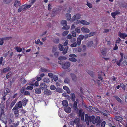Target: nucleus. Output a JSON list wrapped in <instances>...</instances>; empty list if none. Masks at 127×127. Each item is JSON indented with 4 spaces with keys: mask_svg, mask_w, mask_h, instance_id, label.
<instances>
[{
    "mask_svg": "<svg viewBox=\"0 0 127 127\" xmlns=\"http://www.w3.org/2000/svg\"><path fill=\"white\" fill-rule=\"evenodd\" d=\"M100 72L101 74H98V78L99 79L102 80V76L103 75L104 76H105V74L104 72H103L102 71H100Z\"/></svg>",
    "mask_w": 127,
    "mask_h": 127,
    "instance_id": "15",
    "label": "nucleus"
},
{
    "mask_svg": "<svg viewBox=\"0 0 127 127\" xmlns=\"http://www.w3.org/2000/svg\"><path fill=\"white\" fill-rule=\"evenodd\" d=\"M73 123L76 124V125H79L80 123V120L78 118H76L73 122Z\"/></svg>",
    "mask_w": 127,
    "mask_h": 127,
    "instance_id": "32",
    "label": "nucleus"
},
{
    "mask_svg": "<svg viewBox=\"0 0 127 127\" xmlns=\"http://www.w3.org/2000/svg\"><path fill=\"white\" fill-rule=\"evenodd\" d=\"M63 91V90L59 88H57L56 89V91L58 92L62 93Z\"/></svg>",
    "mask_w": 127,
    "mask_h": 127,
    "instance_id": "44",
    "label": "nucleus"
},
{
    "mask_svg": "<svg viewBox=\"0 0 127 127\" xmlns=\"http://www.w3.org/2000/svg\"><path fill=\"white\" fill-rule=\"evenodd\" d=\"M64 110L67 113H70L71 111V108L68 106H66L64 108Z\"/></svg>",
    "mask_w": 127,
    "mask_h": 127,
    "instance_id": "11",
    "label": "nucleus"
},
{
    "mask_svg": "<svg viewBox=\"0 0 127 127\" xmlns=\"http://www.w3.org/2000/svg\"><path fill=\"white\" fill-rule=\"evenodd\" d=\"M66 57L64 56H60L58 59L60 61H58V63L62 66V68L66 70L68 69L67 71L69 72L71 70L70 68H68L70 67V63L68 62H65L64 61L66 59Z\"/></svg>",
    "mask_w": 127,
    "mask_h": 127,
    "instance_id": "1",
    "label": "nucleus"
},
{
    "mask_svg": "<svg viewBox=\"0 0 127 127\" xmlns=\"http://www.w3.org/2000/svg\"><path fill=\"white\" fill-rule=\"evenodd\" d=\"M120 85L121 87L123 89L125 90L126 88L125 85L123 83H120Z\"/></svg>",
    "mask_w": 127,
    "mask_h": 127,
    "instance_id": "42",
    "label": "nucleus"
},
{
    "mask_svg": "<svg viewBox=\"0 0 127 127\" xmlns=\"http://www.w3.org/2000/svg\"><path fill=\"white\" fill-rule=\"evenodd\" d=\"M95 119V117L94 115H92L90 117V122H92L93 123V122L94 121Z\"/></svg>",
    "mask_w": 127,
    "mask_h": 127,
    "instance_id": "33",
    "label": "nucleus"
},
{
    "mask_svg": "<svg viewBox=\"0 0 127 127\" xmlns=\"http://www.w3.org/2000/svg\"><path fill=\"white\" fill-rule=\"evenodd\" d=\"M115 98L119 103L122 104L123 101L122 100L120 99L118 96H115Z\"/></svg>",
    "mask_w": 127,
    "mask_h": 127,
    "instance_id": "29",
    "label": "nucleus"
},
{
    "mask_svg": "<svg viewBox=\"0 0 127 127\" xmlns=\"http://www.w3.org/2000/svg\"><path fill=\"white\" fill-rule=\"evenodd\" d=\"M17 99L16 98L15 100H13L11 102L10 106L9 107L11 108L16 103L17 101Z\"/></svg>",
    "mask_w": 127,
    "mask_h": 127,
    "instance_id": "13",
    "label": "nucleus"
},
{
    "mask_svg": "<svg viewBox=\"0 0 127 127\" xmlns=\"http://www.w3.org/2000/svg\"><path fill=\"white\" fill-rule=\"evenodd\" d=\"M24 95H30V93L28 91H26L24 93Z\"/></svg>",
    "mask_w": 127,
    "mask_h": 127,
    "instance_id": "61",
    "label": "nucleus"
},
{
    "mask_svg": "<svg viewBox=\"0 0 127 127\" xmlns=\"http://www.w3.org/2000/svg\"><path fill=\"white\" fill-rule=\"evenodd\" d=\"M13 0H4L3 1L4 3L8 4L11 2Z\"/></svg>",
    "mask_w": 127,
    "mask_h": 127,
    "instance_id": "50",
    "label": "nucleus"
},
{
    "mask_svg": "<svg viewBox=\"0 0 127 127\" xmlns=\"http://www.w3.org/2000/svg\"><path fill=\"white\" fill-rule=\"evenodd\" d=\"M65 26H64L63 28H62V29H64L65 30H67L70 27L68 26H67V25H65Z\"/></svg>",
    "mask_w": 127,
    "mask_h": 127,
    "instance_id": "51",
    "label": "nucleus"
},
{
    "mask_svg": "<svg viewBox=\"0 0 127 127\" xmlns=\"http://www.w3.org/2000/svg\"><path fill=\"white\" fill-rule=\"evenodd\" d=\"M64 82L65 83H69L70 82V80L67 78H65L64 80Z\"/></svg>",
    "mask_w": 127,
    "mask_h": 127,
    "instance_id": "58",
    "label": "nucleus"
},
{
    "mask_svg": "<svg viewBox=\"0 0 127 127\" xmlns=\"http://www.w3.org/2000/svg\"><path fill=\"white\" fill-rule=\"evenodd\" d=\"M81 31L85 33H88L89 32L90 30L89 29L85 27H83L81 28Z\"/></svg>",
    "mask_w": 127,
    "mask_h": 127,
    "instance_id": "6",
    "label": "nucleus"
},
{
    "mask_svg": "<svg viewBox=\"0 0 127 127\" xmlns=\"http://www.w3.org/2000/svg\"><path fill=\"white\" fill-rule=\"evenodd\" d=\"M68 49V46H66L64 49H63V51L62 52V53L63 55H65L67 53Z\"/></svg>",
    "mask_w": 127,
    "mask_h": 127,
    "instance_id": "26",
    "label": "nucleus"
},
{
    "mask_svg": "<svg viewBox=\"0 0 127 127\" xmlns=\"http://www.w3.org/2000/svg\"><path fill=\"white\" fill-rule=\"evenodd\" d=\"M1 103H3V102H4V101L6 99V97L5 96H3L1 98Z\"/></svg>",
    "mask_w": 127,
    "mask_h": 127,
    "instance_id": "62",
    "label": "nucleus"
},
{
    "mask_svg": "<svg viewBox=\"0 0 127 127\" xmlns=\"http://www.w3.org/2000/svg\"><path fill=\"white\" fill-rule=\"evenodd\" d=\"M42 90H44L46 89L47 88V86L45 83H41L39 86Z\"/></svg>",
    "mask_w": 127,
    "mask_h": 127,
    "instance_id": "9",
    "label": "nucleus"
},
{
    "mask_svg": "<svg viewBox=\"0 0 127 127\" xmlns=\"http://www.w3.org/2000/svg\"><path fill=\"white\" fill-rule=\"evenodd\" d=\"M63 88L64 89L67 91V93L69 94L70 93V91L68 87L65 86H63Z\"/></svg>",
    "mask_w": 127,
    "mask_h": 127,
    "instance_id": "18",
    "label": "nucleus"
},
{
    "mask_svg": "<svg viewBox=\"0 0 127 127\" xmlns=\"http://www.w3.org/2000/svg\"><path fill=\"white\" fill-rule=\"evenodd\" d=\"M106 49L105 48H102L101 49V52L102 54L104 56L106 53Z\"/></svg>",
    "mask_w": 127,
    "mask_h": 127,
    "instance_id": "23",
    "label": "nucleus"
},
{
    "mask_svg": "<svg viewBox=\"0 0 127 127\" xmlns=\"http://www.w3.org/2000/svg\"><path fill=\"white\" fill-rule=\"evenodd\" d=\"M61 24L63 26L66 25L67 24V21L66 20H62L61 22Z\"/></svg>",
    "mask_w": 127,
    "mask_h": 127,
    "instance_id": "39",
    "label": "nucleus"
},
{
    "mask_svg": "<svg viewBox=\"0 0 127 127\" xmlns=\"http://www.w3.org/2000/svg\"><path fill=\"white\" fill-rule=\"evenodd\" d=\"M93 44V42L92 41H89L87 43V45L88 47H91Z\"/></svg>",
    "mask_w": 127,
    "mask_h": 127,
    "instance_id": "35",
    "label": "nucleus"
},
{
    "mask_svg": "<svg viewBox=\"0 0 127 127\" xmlns=\"http://www.w3.org/2000/svg\"><path fill=\"white\" fill-rule=\"evenodd\" d=\"M77 103L76 101H74L73 103V108L75 110H76L77 108Z\"/></svg>",
    "mask_w": 127,
    "mask_h": 127,
    "instance_id": "37",
    "label": "nucleus"
},
{
    "mask_svg": "<svg viewBox=\"0 0 127 127\" xmlns=\"http://www.w3.org/2000/svg\"><path fill=\"white\" fill-rule=\"evenodd\" d=\"M114 119L120 123H122L123 121V119L119 116H115L114 118Z\"/></svg>",
    "mask_w": 127,
    "mask_h": 127,
    "instance_id": "5",
    "label": "nucleus"
},
{
    "mask_svg": "<svg viewBox=\"0 0 127 127\" xmlns=\"http://www.w3.org/2000/svg\"><path fill=\"white\" fill-rule=\"evenodd\" d=\"M12 72L11 71L9 72L8 73H7L6 76V78L7 79H8L9 78H10L12 75Z\"/></svg>",
    "mask_w": 127,
    "mask_h": 127,
    "instance_id": "27",
    "label": "nucleus"
},
{
    "mask_svg": "<svg viewBox=\"0 0 127 127\" xmlns=\"http://www.w3.org/2000/svg\"><path fill=\"white\" fill-rule=\"evenodd\" d=\"M106 124L105 122L103 121L101 123V127H104Z\"/></svg>",
    "mask_w": 127,
    "mask_h": 127,
    "instance_id": "64",
    "label": "nucleus"
},
{
    "mask_svg": "<svg viewBox=\"0 0 127 127\" xmlns=\"http://www.w3.org/2000/svg\"><path fill=\"white\" fill-rule=\"evenodd\" d=\"M90 116H88L87 114H86L85 115V120L87 122H89L90 121Z\"/></svg>",
    "mask_w": 127,
    "mask_h": 127,
    "instance_id": "30",
    "label": "nucleus"
},
{
    "mask_svg": "<svg viewBox=\"0 0 127 127\" xmlns=\"http://www.w3.org/2000/svg\"><path fill=\"white\" fill-rule=\"evenodd\" d=\"M5 107L4 104L3 103L0 106V112L4 113V110Z\"/></svg>",
    "mask_w": 127,
    "mask_h": 127,
    "instance_id": "14",
    "label": "nucleus"
},
{
    "mask_svg": "<svg viewBox=\"0 0 127 127\" xmlns=\"http://www.w3.org/2000/svg\"><path fill=\"white\" fill-rule=\"evenodd\" d=\"M25 90V88L24 87H23L20 90V92L22 94L24 93Z\"/></svg>",
    "mask_w": 127,
    "mask_h": 127,
    "instance_id": "49",
    "label": "nucleus"
},
{
    "mask_svg": "<svg viewBox=\"0 0 127 127\" xmlns=\"http://www.w3.org/2000/svg\"><path fill=\"white\" fill-rule=\"evenodd\" d=\"M102 113L104 116H107L108 115V111L105 110H103L102 112Z\"/></svg>",
    "mask_w": 127,
    "mask_h": 127,
    "instance_id": "31",
    "label": "nucleus"
},
{
    "mask_svg": "<svg viewBox=\"0 0 127 127\" xmlns=\"http://www.w3.org/2000/svg\"><path fill=\"white\" fill-rule=\"evenodd\" d=\"M86 71L92 77H93L94 75V73L93 72L88 69Z\"/></svg>",
    "mask_w": 127,
    "mask_h": 127,
    "instance_id": "17",
    "label": "nucleus"
},
{
    "mask_svg": "<svg viewBox=\"0 0 127 127\" xmlns=\"http://www.w3.org/2000/svg\"><path fill=\"white\" fill-rule=\"evenodd\" d=\"M21 5V3L18 0H16L15 2L14 5L16 7H19Z\"/></svg>",
    "mask_w": 127,
    "mask_h": 127,
    "instance_id": "10",
    "label": "nucleus"
},
{
    "mask_svg": "<svg viewBox=\"0 0 127 127\" xmlns=\"http://www.w3.org/2000/svg\"><path fill=\"white\" fill-rule=\"evenodd\" d=\"M81 40L77 38V43L78 45H80L81 43Z\"/></svg>",
    "mask_w": 127,
    "mask_h": 127,
    "instance_id": "55",
    "label": "nucleus"
},
{
    "mask_svg": "<svg viewBox=\"0 0 127 127\" xmlns=\"http://www.w3.org/2000/svg\"><path fill=\"white\" fill-rule=\"evenodd\" d=\"M33 87L31 86H28L26 88V89L27 90H32L33 89Z\"/></svg>",
    "mask_w": 127,
    "mask_h": 127,
    "instance_id": "53",
    "label": "nucleus"
},
{
    "mask_svg": "<svg viewBox=\"0 0 127 127\" xmlns=\"http://www.w3.org/2000/svg\"><path fill=\"white\" fill-rule=\"evenodd\" d=\"M63 105L64 106H67L68 105L67 101L66 100H63L62 102Z\"/></svg>",
    "mask_w": 127,
    "mask_h": 127,
    "instance_id": "28",
    "label": "nucleus"
},
{
    "mask_svg": "<svg viewBox=\"0 0 127 127\" xmlns=\"http://www.w3.org/2000/svg\"><path fill=\"white\" fill-rule=\"evenodd\" d=\"M19 123V121H17L16 123H13L12 125L14 127H17L18 126Z\"/></svg>",
    "mask_w": 127,
    "mask_h": 127,
    "instance_id": "48",
    "label": "nucleus"
},
{
    "mask_svg": "<svg viewBox=\"0 0 127 127\" xmlns=\"http://www.w3.org/2000/svg\"><path fill=\"white\" fill-rule=\"evenodd\" d=\"M84 38V36L82 34L80 35L77 38L82 40H83Z\"/></svg>",
    "mask_w": 127,
    "mask_h": 127,
    "instance_id": "52",
    "label": "nucleus"
},
{
    "mask_svg": "<svg viewBox=\"0 0 127 127\" xmlns=\"http://www.w3.org/2000/svg\"><path fill=\"white\" fill-rule=\"evenodd\" d=\"M58 76L56 75H54L53 77V79L55 81H56L58 79Z\"/></svg>",
    "mask_w": 127,
    "mask_h": 127,
    "instance_id": "59",
    "label": "nucleus"
},
{
    "mask_svg": "<svg viewBox=\"0 0 127 127\" xmlns=\"http://www.w3.org/2000/svg\"><path fill=\"white\" fill-rule=\"evenodd\" d=\"M72 35L70 34H69L66 37V38L68 39H71L72 37Z\"/></svg>",
    "mask_w": 127,
    "mask_h": 127,
    "instance_id": "63",
    "label": "nucleus"
},
{
    "mask_svg": "<svg viewBox=\"0 0 127 127\" xmlns=\"http://www.w3.org/2000/svg\"><path fill=\"white\" fill-rule=\"evenodd\" d=\"M44 94L45 95H49L51 94V93L50 90H45L44 92Z\"/></svg>",
    "mask_w": 127,
    "mask_h": 127,
    "instance_id": "22",
    "label": "nucleus"
},
{
    "mask_svg": "<svg viewBox=\"0 0 127 127\" xmlns=\"http://www.w3.org/2000/svg\"><path fill=\"white\" fill-rule=\"evenodd\" d=\"M4 43V40L2 38H0V45H2Z\"/></svg>",
    "mask_w": 127,
    "mask_h": 127,
    "instance_id": "60",
    "label": "nucleus"
},
{
    "mask_svg": "<svg viewBox=\"0 0 127 127\" xmlns=\"http://www.w3.org/2000/svg\"><path fill=\"white\" fill-rule=\"evenodd\" d=\"M83 110L82 108H80L79 111V117L81 118V120L82 121H83L84 119V116L85 113L84 112H83Z\"/></svg>",
    "mask_w": 127,
    "mask_h": 127,
    "instance_id": "4",
    "label": "nucleus"
},
{
    "mask_svg": "<svg viewBox=\"0 0 127 127\" xmlns=\"http://www.w3.org/2000/svg\"><path fill=\"white\" fill-rule=\"evenodd\" d=\"M70 57H72L73 56H70ZM74 57H72L71 58H70L69 59V60L72 62H76L77 60V59L75 58V57H76L77 56H73Z\"/></svg>",
    "mask_w": 127,
    "mask_h": 127,
    "instance_id": "19",
    "label": "nucleus"
},
{
    "mask_svg": "<svg viewBox=\"0 0 127 127\" xmlns=\"http://www.w3.org/2000/svg\"><path fill=\"white\" fill-rule=\"evenodd\" d=\"M59 48L60 51H62L64 49L63 46L61 44H59Z\"/></svg>",
    "mask_w": 127,
    "mask_h": 127,
    "instance_id": "38",
    "label": "nucleus"
},
{
    "mask_svg": "<svg viewBox=\"0 0 127 127\" xmlns=\"http://www.w3.org/2000/svg\"><path fill=\"white\" fill-rule=\"evenodd\" d=\"M28 101V99L25 98L22 100L21 101H19L17 103L16 105L18 106V107L19 108H21L22 107V106L25 107Z\"/></svg>",
    "mask_w": 127,
    "mask_h": 127,
    "instance_id": "2",
    "label": "nucleus"
},
{
    "mask_svg": "<svg viewBox=\"0 0 127 127\" xmlns=\"http://www.w3.org/2000/svg\"><path fill=\"white\" fill-rule=\"evenodd\" d=\"M95 32H92L89 33L88 34L89 37H91L92 36H93L95 35Z\"/></svg>",
    "mask_w": 127,
    "mask_h": 127,
    "instance_id": "54",
    "label": "nucleus"
},
{
    "mask_svg": "<svg viewBox=\"0 0 127 127\" xmlns=\"http://www.w3.org/2000/svg\"><path fill=\"white\" fill-rule=\"evenodd\" d=\"M25 6L23 5L21 6L19 8L18 11L19 12H21L22 10L24 11L26 10Z\"/></svg>",
    "mask_w": 127,
    "mask_h": 127,
    "instance_id": "20",
    "label": "nucleus"
},
{
    "mask_svg": "<svg viewBox=\"0 0 127 127\" xmlns=\"http://www.w3.org/2000/svg\"><path fill=\"white\" fill-rule=\"evenodd\" d=\"M53 42L56 44L59 43V39L58 38H56L54 39L53 40Z\"/></svg>",
    "mask_w": 127,
    "mask_h": 127,
    "instance_id": "40",
    "label": "nucleus"
},
{
    "mask_svg": "<svg viewBox=\"0 0 127 127\" xmlns=\"http://www.w3.org/2000/svg\"><path fill=\"white\" fill-rule=\"evenodd\" d=\"M35 92L36 94H39L41 93V89L40 88H37L35 90Z\"/></svg>",
    "mask_w": 127,
    "mask_h": 127,
    "instance_id": "24",
    "label": "nucleus"
},
{
    "mask_svg": "<svg viewBox=\"0 0 127 127\" xmlns=\"http://www.w3.org/2000/svg\"><path fill=\"white\" fill-rule=\"evenodd\" d=\"M43 80L44 82L46 83H49L50 82V80L47 77L44 78Z\"/></svg>",
    "mask_w": 127,
    "mask_h": 127,
    "instance_id": "36",
    "label": "nucleus"
},
{
    "mask_svg": "<svg viewBox=\"0 0 127 127\" xmlns=\"http://www.w3.org/2000/svg\"><path fill=\"white\" fill-rule=\"evenodd\" d=\"M127 65V62L126 61H124L122 64L121 66L122 67H124Z\"/></svg>",
    "mask_w": 127,
    "mask_h": 127,
    "instance_id": "47",
    "label": "nucleus"
},
{
    "mask_svg": "<svg viewBox=\"0 0 127 127\" xmlns=\"http://www.w3.org/2000/svg\"><path fill=\"white\" fill-rule=\"evenodd\" d=\"M71 76L72 78V80L74 82L77 81V77L76 75L73 73L71 74Z\"/></svg>",
    "mask_w": 127,
    "mask_h": 127,
    "instance_id": "16",
    "label": "nucleus"
},
{
    "mask_svg": "<svg viewBox=\"0 0 127 127\" xmlns=\"http://www.w3.org/2000/svg\"><path fill=\"white\" fill-rule=\"evenodd\" d=\"M117 14V12H112L111 13V16H112L114 18H115V16Z\"/></svg>",
    "mask_w": 127,
    "mask_h": 127,
    "instance_id": "43",
    "label": "nucleus"
},
{
    "mask_svg": "<svg viewBox=\"0 0 127 127\" xmlns=\"http://www.w3.org/2000/svg\"><path fill=\"white\" fill-rule=\"evenodd\" d=\"M50 89L52 90H54L56 89V87L54 85H51L50 87Z\"/></svg>",
    "mask_w": 127,
    "mask_h": 127,
    "instance_id": "56",
    "label": "nucleus"
},
{
    "mask_svg": "<svg viewBox=\"0 0 127 127\" xmlns=\"http://www.w3.org/2000/svg\"><path fill=\"white\" fill-rule=\"evenodd\" d=\"M80 23L81 24L84 25H87L89 24L90 23L86 21L82 20L80 21Z\"/></svg>",
    "mask_w": 127,
    "mask_h": 127,
    "instance_id": "21",
    "label": "nucleus"
},
{
    "mask_svg": "<svg viewBox=\"0 0 127 127\" xmlns=\"http://www.w3.org/2000/svg\"><path fill=\"white\" fill-rule=\"evenodd\" d=\"M11 69L9 67L5 68H3V70L2 71H1V72L3 73H5L6 72L10 70Z\"/></svg>",
    "mask_w": 127,
    "mask_h": 127,
    "instance_id": "12",
    "label": "nucleus"
},
{
    "mask_svg": "<svg viewBox=\"0 0 127 127\" xmlns=\"http://www.w3.org/2000/svg\"><path fill=\"white\" fill-rule=\"evenodd\" d=\"M15 50L18 52H20L22 51V49L18 47H16L15 48Z\"/></svg>",
    "mask_w": 127,
    "mask_h": 127,
    "instance_id": "45",
    "label": "nucleus"
},
{
    "mask_svg": "<svg viewBox=\"0 0 127 127\" xmlns=\"http://www.w3.org/2000/svg\"><path fill=\"white\" fill-rule=\"evenodd\" d=\"M123 56H121V57L120 60L118 61H117L116 62V64L120 66V64L121 62L122 61L123 59Z\"/></svg>",
    "mask_w": 127,
    "mask_h": 127,
    "instance_id": "25",
    "label": "nucleus"
},
{
    "mask_svg": "<svg viewBox=\"0 0 127 127\" xmlns=\"http://www.w3.org/2000/svg\"><path fill=\"white\" fill-rule=\"evenodd\" d=\"M119 36L121 38L125 39L127 36V34L125 33H122L119 32L118 33Z\"/></svg>",
    "mask_w": 127,
    "mask_h": 127,
    "instance_id": "7",
    "label": "nucleus"
},
{
    "mask_svg": "<svg viewBox=\"0 0 127 127\" xmlns=\"http://www.w3.org/2000/svg\"><path fill=\"white\" fill-rule=\"evenodd\" d=\"M100 117L99 116H97L94 119V121L93 122V124H95L96 123H100Z\"/></svg>",
    "mask_w": 127,
    "mask_h": 127,
    "instance_id": "8",
    "label": "nucleus"
},
{
    "mask_svg": "<svg viewBox=\"0 0 127 127\" xmlns=\"http://www.w3.org/2000/svg\"><path fill=\"white\" fill-rule=\"evenodd\" d=\"M62 9V7L59 6L55 7L53 9L52 13L55 15L60 12Z\"/></svg>",
    "mask_w": 127,
    "mask_h": 127,
    "instance_id": "3",
    "label": "nucleus"
},
{
    "mask_svg": "<svg viewBox=\"0 0 127 127\" xmlns=\"http://www.w3.org/2000/svg\"><path fill=\"white\" fill-rule=\"evenodd\" d=\"M71 99L73 101H74L75 99V96L74 94L73 93L71 95Z\"/></svg>",
    "mask_w": 127,
    "mask_h": 127,
    "instance_id": "46",
    "label": "nucleus"
},
{
    "mask_svg": "<svg viewBox=\"0 0 127 127\" xmlns=\"http://www.w3.org/2000/svg\"><path fill=\"white\" fill-rule=\"evenodd\" d=\"M66 16L67 21H69L71 18V15L69 13H67L66 14Z\"/></svg>",
    "mask_w": 127,
    "mask_h": 127,
    "instance_id": "34",
    "label": "nucleus"
},
{
    "mask_svg": "<svg viewBox=\"0 0 127 127\" xmlns=\"http://www.w3.org/2000/svg\"><path fill=\"white\" fill-rule=\"evenodd\" d=\"M73 17H72L71 20L70 21L71 22H74L76 19V15H74L73 16Z\"/></svg>",
    "mask_w": 127,
    "mask_h": 127,
    "instance_id": "57",
    "label": "nucleus"
},
{
    "mask_svg": "<svg viewBox=\"0 0 127 127\" xmlns=\"http://www.w3.org/2000/svg\"><path fill=\"white\" fill-rule=\"evenodd\" d=\"M68 33L69 31H65L63 32L62 34L63 36H65L68 34Z\"/></svg>",
    "mask_w": 127,
    "mask_h": 127,
    "instance_id": "41",
    "label": "nucleus"
}]
</instances>
